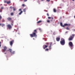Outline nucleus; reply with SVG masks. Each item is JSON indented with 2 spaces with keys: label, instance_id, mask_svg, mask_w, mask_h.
Listing matches in <instances>:
<instances>
[{
  "label": "nucleus",
  "instance_id": "35",
  "mask_svg": "<svg viewBox=\"0 0 75 75\" xmlns=\"http://www.w3.org/2000/svg\"><path fill=\"white\" fill-rule=\"evenodd\" d=\"M10 8H11V9H12V6H10Z\"/></svg>",
  "mask_w": 75,
  "mask_h": 75
},
{
  "label": "nucleus",
  "instance_id": "41",
  "mask_svg": "<svg viewBox=\"0 0 75 75\" xmlns=\"http://www.w3.org/2000/svg\"><path fill=\"white\" fill-rule=\"evenodd\" d=\"M0 44H1V42H0Z\"/></svg>",
  "mask_w": 75,
  "mask_h": 75
},
{
  "label": "nucleus",
  "instance_id": "3",
  "mask_svg": "<svg viewBox=\"0 0 75 75\" xmlns=\"http://www.w3.org/2000/svg\"><path fill=\"white\" fill-rule=\"evenodd\" d=\"M74 37H75V34H73L71 35L70 36V37L69 38L68 40L69 41H72L74 38Z\"/></svg>",
  "mask_w": 75,
  "mask_h": 75
},
{
  "label": "nucleus",
  "instance_id": "24",
  "mask_svg": "<svg viewBox=\"0 0 75 75\" xmlns=\"http://www.w3.org/2000/svg\"><path fill=\"white\" fill-rule=\"evenodd\" d=\"M49 50L48 49H46L45 50V51H48Z\"/></svg>",
  "mask_w": 75,
  "mask_h": 75
},
{
  "label": "nucleus",
  "instance_id": "19",
  "mask_svg": "<svg viewBox=\"0 0 75 75\" xmlns=\"http://www.w3.org/2000/svg\"><path fill=\"white\" fill-rule=\"evenodd\" d=\"M60 25L62 27H63V25H62V23L61 22L60 23Z\"/></svg>",
  "mask_w": 75,
  "mask_h": 75
},
{
  "label": "nucleus",
  "instance_id": "39",
  "mask_svg": "<svg viewBox=\"0 0 75 75\" xmlns=\"http://www.w3.org/2000/svg\"><path fill=\"white\" fill-rule=\"evenodd\" d=\"M39 30H41V28H39Z\"/></svg>",
  "mask_w": 75,
  "mask_h": 75
},
{
  "label": "nucleus",
  "instance_id": "50",
  "mask_svg": "<svg viewBox=\"0 0 75 75\" xmlns=\"http://www.w3.org/2000/svg\"><path fill=\"white\" fill-rule=\"evenodd\" d=\"M38 3H39V2H38Z\"/></svg>",
  "mask_w": 75,
  "mask_h": 75
},
{
  "label": "nucleus",
  "instance_id": "49",
  "mask_svg": "<svg viewBox=\"0 0 75 75\" xmlns=\"http://www.w3.org/2000/svg\"><path fill=\"white\" fill-rule=\"evenodd\" d=\"M74 31H75V29L74 30Z\"/></svg>",
  "mask_w": 75,
  "mask_h": 75
},
{
  "label": "nucleus",
  "instance_id": "1",
  "mask_svg": "<svg viewBox=\"0 0 75 75\" xmlns=\"http://www.w3.org/2000/svg\"><path fill=\"white\" fill-rule=\"evenodd\" d=\"M37 33V30H35L34 31V32H33L32 34H30V35L31 37H37V35L36 34Z\"/></svg>",
  "mask_w": 75,
  "mask_h": 75
},
{
  "label": "nucleus",
  "instance_id": "20",
  "mask_svg": "<svg viewBox=\"0 0 75 75\" xmlns=\"http://www.w3.org/2000/svg\"><path fill=\"white\" fill-rule=\"evenodd\" d=\"M71 25V24H67V27H69Z\"/></svg>",
  "mask_w": 75,
  "mask_h": 75
},
{
  "label": "nucleus",
  "instance_id": "32",
  "mask_svg": "<svg viewBox=\"0 0 75 75\" xmlns=\"http://www.w3.org/2000/svg\"><path fill=\"white\" fill-rule=\"evenodd\" d=\"M4 3H7V1H4Z\"/></svg>",
  "mask_w": 75,
  "mask_h": 75
},
{
  "label": "nucleus",
  "instance_id": "42",
  "mask_svg": "<svg viewBox=\"0 0 75 75\" xmlns=\"http://www.w3.org/2000/svg\"><path fill=\"white\" fill-rule=\"evenodd\" d=\"M74 18H75V15L74 16Z\"/></svg>",
  "mask_w": 75,
  "mask_h": 75
},
{
  "label": "nucleus",
  "instance_id": "7",
  "mask_svg": "<svg viewBox=\"0 0 75 75\" xmlns=\"http://www.w3.org/2000/svg\"><path fill=\"white\" fill-rule=\"evenodd\" d=\"M7 26L8 27V29H9L10 30L12 28V27L11 26V25L10 24L7 25Z\"/></svg>",
  "mask_w": 75,
  "mask_h": 75
},
{
  "label": "nucleus",
  "instance_id": "28",
  "mask_svg": "<svg viewBox=\"0 0 75 75\" xmlns=\"http://www.w3.org/2000/svg\"><path fill=\"white\" fill-rule=\"evenodd\" d=\"M11 22L12 23H14V21L12 20L11 21Z\"/></svg>",
  "mask_w": 75,
  "mask_h": 75
},
{
  "label": "nucleus",
  "instance_id": "18",
  "mask_svg": "<svg viewBox=\"0 0 75 75\" xmlns=\"http://www.w3.org/2000/svg\"><path fill=\"white\" fill-rule=\"evenodd\" d=\"M67 23H65L63 25V27H65V26H67Z\"/></svg>",
  "mask_w": 75,
  "mask_h": 75
},
{
  "label": "nucleus",
  "instance_id": "36",
  "mask_svg": "<svg viewBox=\"0 0 75 75\" xmlns=\"http://www.w3.org/2000/svg\"><path fill=\"white\" fill-rule=\"evenodd\" d=\"M11 25L12 26H13V23H11Z\"/></svg>",
  "mask_w": 75,
  "mask_h": 75
},
{
  "label": "nucleus",
  "instance_id": "5",
  "mask_svg": "<svg viewBox=\"0 0 75 75\" xmlns=\"http://www.w3.org/2000/svg\"><path fill=\"white\" fill-rule=\"evenodd\" d=\"M7 51H10L11 54H14V53H15V52L14 51H13L12 52V50L11 49H9V50H7Z\"/></svg>",
  "mask_w": 75,
  "mask_h": 75
},
{
  "label": "nucleus",
  "instance_id": "30",
  "mask_svg": "<svg viewBox=\"0 0 75 75\" xmlns=\"http://www.w3.org/2000/svg\"><path fill=\"white\" fill-rule=\"evenodd\" d=\"M2 18V17L1 16V15H0V20H1Z\"/></svg>",
  "mask_w": 75,
  "mask_h": 75
},
{
  "label": "nucleus",
  "instance_id": "34",
  "mask_svg": "<svg viewBox=\"0 0 75 75\" xmlns=\"http://www.w3.org/2000/svg\"><path fill=\"white\" fill-rule=\"evenodd\" d=\"M27 1V0H24V2H25Z\"/></svg>",
  "mask_w": 75,
  "mask_h": 75
},
{
  "label": "nucleus",
  "instance_id": "29",
  "mask_svg": "<svg viewBox=\"0 0 75 75\" xmlns=\"http://www.w3.org/2000/svg\"><path fill=\"white\" fill-rule=\"evenodd\" d=\"M22 6L23 7H24V6H25V5H24V4H23L22 5Z\"/></svg>",
  "mask_w": 75,
  "mask_h": 75
},
{
  "label": "nucleus",
  "instance_id": "16",
  "mask_svg": "<svg viewBox=\"0 0 75 75\" xmlns=\"http://www.w3.org/2000/svg\"><path fill=\"white\" fill-rule=\"evenodd\" d=\"M42 22V21H39L37 22V24H39V23H41Z\"/></svg>",
  "mask_w": 75,
  "mask_h": 75
},
{
  "label": "nucleus",
  "instance_id": "47",
  "mask_svg": "<svg viewBox=\"0 0 75 75\" xmlns=\"http://www.w3.org/2000/svg\"><path fill=\"white\" fill-rule=\"evenodd\" d=\"M1 25V24L0 23V26Z\"/></svg>",
  "mask_w": 75,
  "mask_h": 75
},
{
  "label": "nucleus",
  "instance_id": "13",
  "mask_svg": "<svg viewBox=\"0 0 75 75\" xmlns=\"http://www.w3.org/2000/svg\"><path fill=\"white\" fill-rule=\"evenodd\" d=\"M48 19H51V20H54V18L52 17H48Z\"/></svg>",
  "mask_w": 75,
  "mask_h": 75
},
{
  "label": "nucleus",
  "instance_id": "6",
  "mask_svg": "<svg viewBox=\"0 0 75 75\" xmlns=\"http://www.w3.org/2000/svg\"><path fill=\"white\" fill-rule=\"evenodd\" d=\"M14 40H12V41L10 42V45L12 47L13 46V43H14Z\"/></svg>",
  "mask_w": 75,
  "mask_h": 75
},
{
  "label": "nucleus",
  "instance_id": "51",
  "mask_svg": "<svg viewBox=\"0 0 75 75\" xmlns=\"http://www.w3.org/2000/svg\"><path fill=\"white\" fill-rule=\"evenodd\" d=\"M2 5H1V6Z\"/></svg>",
  "mask_w": 75,
  "mask_h": 75
},
{
  "label": "nucleus",
  "instance_id": "33",
  "mask_svg": "<svg viewBox=\"0 0 75 75\" xmlns=\"http://www.w3.org/2000/svg\"><path fill=\"white\" fill-rule=\"evenodd\" d=\"M47 16H49V14H48V13H47Z\"/></svg>",
  "mask_w": 75,
  "mask_h": 75
},
{
  "label": "nucleus",
  "instance_id": "12",
  "mask_svg": "<svg viewBox=\"0 0 75 75\" xmlns=\"http://www.w3.org/2000/svg\"><path fill=\"white\" fill-rule=\"evenodd\" d=\"M7 19L8 21H11V20H12V18L10 17H8Z\"/></svg>",
  "mask_w": 75,
  "mask_h": 75
},
{
  "label": "nucleus",
  "instance_id": "52",
  "mask_svg": "<svg viewBox=\"0 0 75 75\" xmlns=\"http://www.w3.org/2000/svg\"><path fill=\"white\" fill-rule=\"evenodd\" d=\"M16 31H17V30H16Z\"/></svg>",
  "mask_w": 75,
  "mask_h": 75
},
{
  "label": "nucleus",
  "instance_id": "22",
  "mask_svg": "<svg viewBox=\"0 0 75 75\" xmlns=\"http://www.w3.org/2000/svg\"><path fill=\"white\" fill-rule=\"evenodd\" d=\"M10 14H11V16H13L14 13H13V12H12V13H11Z\"/></svg>",
  "mask_w": 75,
  "mask_h": 75
},
{
  "label": "nucleus",
  "instance_id": "25",
  "mask_svg": "<svg viewBox=\"0 0 75 75\" xmlns=\"http://www.w3.org/2000/svg\"><path fill=\"white\" fill-rule=\"evenodd\" d=\"M66 30H69V28H68V27H67L66 28Z\"/></svg>",
  "mask_w": 75,
  "mask_h": 75
},
{
  "label": "nucleus",
  "instance_id": "8",
  "mask_svg": "<svg viewBox=\"0 0 75 75\" xmlns=\"http://www.w3.org/2000/svg\"><path fill=\"white\" fill-rule=\"evenodd\" d=\"M7 49V47L6 46L4 47V49L2 50V52H4Z\"/></svg>",
  "mask_w": 75,
  "mask_h": 75
},
{
  "label": "nucleus",
  "instance_id": "44",
  "mask_svg": "<svg viewBox=\"0 0 75 75\" xmlns=\"http://www.w3.org/2000/svg\"><path fill=\"white\" fill-rule=\"evenodd\" d=\"M73 1H75V0H72Z\"/></svg>",
  "mask_w": 75,
  "mask_h": 75
},
{
  "label": "nucleus",
  "instance_id": "38",
  "mask_svg": "<svg viewBox=\"0 0 75 75\" xmlns=\"http://www.w3.org/2000/svg\"><path fill=\"white\" fill-rule=\"evenodd\" d=\"M1 9H3V7H1Z\"/></svg>",
  "mask_w": 75,
  "mask_h": 75
},
{
  "label": "nucleus",
  "instance_id": "21",
  "mask_svg": "<svg viewBox=\"0 0 75 75\" xmlns=\"http://www.w3.org/2000/svg\"><path fill=\"white\" fill-rule=\"evenodd\" d=\"M25 10H26V8H25L24 9H23V12H25L26 11H25Z\"/></svg>",
  "mask_w": 75,
  "mask_h": 75
},
{
  "label": "nucleus",
  "instance_id": "48",
  "mask_svg": "<svg viewBox=\"0 0 75 75\" xmlns=\"http://www.w3.org/2000/svg\"><path fill=\"white\" fill-rule=\"evenodd\" d=\"M33 40H34V38H33Z\"/></svg>",
  "mask_w": 75,
  "mask_h": 75
},
{
  "label": "nucleus",
  "instance_id": "40",
  "mask_svg": "<svg viewBox=\"0 0 75 75\" xmlns=\"http://www.w3.org/2000/svg\"><path fill=\"white\" fill-rule=\"evenodd\" d=\"M52 20H51V21H52Z\"/></svg>",
  "mask_w": 75,
  "mask_h": 75
},
{
  "label": "nucleus",
  "instance_id": "17",
  "mask_svg": "<svg viewBox=\"0 0 75 75\" xmlns=\"http://www.w3.org/2000/svg\"><path fill=\"white\" fill-rule=\"evenodd\" d=\"M23 13V11H21L20 13H19V15H21Z\"/></svg>",
  "mask_w": 75,
  "mask_h": 75
},
{
  "label": "nucleus",
  "instance_id": "43",
  "mask_svg": "<svg viewBox=\"0 0 75 75\" xmlns=\"http://www.w3.org/2000/svg\"><path fill=\"white\" fill-rule=\"evenodd\" d=\"M1 47V44H0V47Z\"/></svg>",
  "mask_w": 75,
  "mask_h": 75
},
{
  "label": "nucleus",
  "instance_id": "14",
  "mask_svg": "<svg viewBox=\"0 0 75 75\" xmlns=\"http://www.w3.org/2000/svg\"><path fill=\"white\" fill-rule=\"evenodd\" d=\"M11 3V1H7V4H10Z\"/></svg>",
  "mask_w": 75,
  "mask_h": 75
},
{
  "label": "nucleus",
  "instance_id": "45",
  "mask_svg": "<svg viewBox=\"0 0 75 75\" xmlns=\"http://www.w3.org/2000/svg\"><path fill=\"white\" fill-rule=\"evenodd\" d=\"M5 54H6V53H4Z\"/></svg>",
  "mask_w": 75,
  "mask_h": 75
},
{
  "label": "nucleus",
  "instance_id": "2",
  "mask_svg": "<svg viewBox=\"0 0 75 75\" xmlns=\"http://www.w3.org/2000/svg\"><path fill=\"white\" fill-rule=\"evenodd\" d=\"M60 42L61 44L62 45H65V39L63 38H62Z\"/></svg>",
  "mask_w": 75,
  "mask_h": 75
},
{
  "label": "nucleus",
  "instance_id": "37",
  "mask_svg": "<svg viewBox=\"0 0 75 75\" xmlns=\"http://www.w3.org/2000/svg\"><path fill=\"white\" fill-rule=\"evenodd\" d=\"M19 11H21V9H19Z\"/></svg>",
  "mask_w": 75,
  "mask_h": 75
},
{
  "label": "nucleus",
  "instance_id": "23",
  "mask_svg": "<svg viewBox=\"0 0 75 75\" xmlns=\"http://www.w3.org/2000/svg\"><path fill=\"white\" fill-rule=\"evenodd\" d=\"M53 11L55 13L56 12V9H55V8H54L53 9Z\"/></svg>",
  "mask_w": 75,
  "mask_h": 75
},
{
  "label": "nucleus",
  "instance_id": "46",
  "mask_svg": "<svg viewBox=\"0 0 75 75\" xmlns=\"http://www.w3.org/2000/svg\"><path fill=\"white\" fill-rule=\"evenodd\" d=\"M42 1H44V0H42Z\"/></svg>",
  "mask_w": 75,
  "mask_h": 75
},
{
  "label": "nucleus",
  "instance_id": "4",
  "mask_svg": "<svg viewBox=\"0 0 75 75\" xmlns=\"http://www.w3.org/2000/svg\"><path fill=\"white\" fill-rule=\"evenodd\" d=\"M46 44L47 45H44L43 46V48L44 50H45V49L46 48H47V47H48V45H49V43L48 42L46 43Z\"/></svg>",
  "mask_w": 75,
  "mask_h": 75
},
{
  "label": "nucleus",
  "instance_id": "10",
  "mask_svg": "<svg viewBox=\"0 0 75 75\" xmlns=\"http://www.w3.org/2000/svg\"><path fill=\"white\" fill-rule=\"evenodd\" d=\"M69 45H70V47H73V44H72V43L71 42H70L69 44Z\"/></svg>",
  "mask_w": 75,
  "mask_h": 75
},
{
  "label": "nucleus",
  "instance_id": "26",
  "mask_svg": "<svg viewBox=\"0 0 75 75\" xmlns=\"http://www.w3.org/2000/svg\"><path fill=\"white\" fill-rule=\"evenodd\" d=\"M13 11H16V9L14 8V7H13Z\"/></svg>",
  "mask_w": 75,
  "mask_h": 75
},
{
  "label": "nucleus",
  "instance_id": "15",
  "mask_svg": "<svg viewBox=\"0 0 75 75\" xmlns=\"http://www.w3.org/2000/svg\"><path fill=\"white\" fill-rule=\"evenodd\" d=\"M1 27H4V26H5V24H1Z\"/></svg>",
  "mask_w": 75,
  "mask_h": 75
},
{
  "label": "nucleus",
  "instance_id": "9",
  "mask_svg": "<svg viewBox=\"0 0 75 75\" xmlns=\"http://www.w3.org/2000/svg\"><path fill=\"white\" fill-rule=\"evenodd\" d=\"M52 42H50V46L49 47V48L50 50H51V46L52 45Z\"/></svg>",
  "mask_w": 75,
  "mask_h": 75
},
{
  "label": "nucleus",
  "instance_id": "27",
  "mask_svg": "<svg viewBox=\"0 0 75 75\" xmlns=\"http://www.w3.org/2000/svg\"><path fill=\"white\" fill-rule=\"evenodd\" d=\"M47 23H50V21L49 20H47Z\"/></svg>",
  "mask_w": 75,
  "mask_h": 75
},
{
  "label": "nucleus",
  "instance_id": "11",
  "mask_svg": "<svg viewBox=\"0 0 75 75\" xmlns=\"http://www.w3.org/2000/svg\"><path fill=\"white\" fill-rule=\"evenodd\" d=\"M56 40L57 41H59V40H60V38L57 37L56 38Z\"/></svg>",
  "mask_w": 75,
  "mask_h": 75
},
{
  "label": "nucleus",
  "instance_id": "31",
  "mask_svg": "<svg viewBox=\"0 0 75 75\" xmlns=\"http://www.w3.org/2000/svg\"><path fill=\"white\" fill-rule=\"evenodd\" d=\"M47 1H48V2H49V1H50V0H46Z\"/></svg>",
  "mask_w": 75,
  "mask_h": 75
}]
</instances>
